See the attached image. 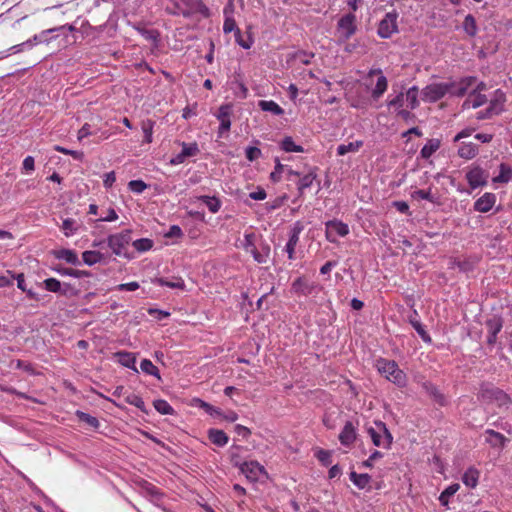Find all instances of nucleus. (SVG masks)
I'll return each mask as SVG.
<instances>
[{"label": "nucleus", "instance_id": "nucleus-1", "mask_svg": "<svg viewBox=\"0 0 512 512\" xmlns=\"http://www.w3.org/2000/svg\"><path fill=\"white\" fill-rule=\"evenodd\" d=\"M242 248L247 254H250L258 264H265L270 258V245L263 240L261 236L252 231L245 232Z\"/></svg>", "mask_w": 512, "mask_h": 512}, {"label": "nucleus", "instance_id": "nucleus-44", "mask_svg": "<svg viewBox=\"0 0 512 512\" xmlns=\"http://www.w3.org/2000/svg\"><path fill=\"white\" fill-rule=\"evenodd\" d=\"M153 406L162 415H172L174 413L173 407L166 400H155Z\"/></svg>", "mask_w": 512, "mask_h": 512}, {"label": "nucleus", "instance_id": "nucleus-26", "mask_svg": "<svg viewBox=\"0 0 512 512\" xmlns=\"http://www.w3.org/2000/svg\"><path fill=\"white\" fill-rule=\"evenodd\" d=\"M138 33L147 41L151 42L155 48L158 47L160 33L156 29H147L143 26H135Z\"/></svg>", "mask_w": 512, "mask_h": 512}, {"label": "nucleus", "instance_id": "nucleus-16", "mask_svg": "<svg viewBox=\"0 0 512 512\" xmlns=\"http://www.w3.org/2000/svg\"><path fill=\"white\" fill-rule=\"evenodd\" d=\"M173 8H167V11L173 15H190L191 11L195 8L198 0H172Z\"/></svg>", "mask_w": 512, "mask_h": 512}, {"label": "nucleus", "instance_id": "nucleus-31", "mask_svg": "<svg viewBox=\"0 0 512 512\" xmlns=\"http://www.w3.org/2000/svg\"><path fill=\"white\" fill-rule=\"evenodd\" d=\"M258 107L262 111L270 112L273 115L279 116L284 114V109L273 100H260L258 102Z\"/></svg>", "mask_w": 512, "mask_h": 512}, {"label": "nucleus", "instance_id": "nucleus-46", "mask_svg": "<svg viewBox=\"0 0 512 512\" xmlns=\"http://www.w3.org/2000/svg\"><path fill=\"white\" fill-rule=\"evenodd\" d=\"M460 486L459 484H452L448 486L439 496V501L442 505H447L449 498L453 496L458 490Z\"/></svg>", "mask_w": 512, "mask_h": 512}, {"label": "nucleus", "instance_id": "nucleus-9", "mask_svg": "<svg viewBox=\"0 0 512 512\" xmlns=\"http://www.w3.org/2000/svg\"><path fill=\"white\" fill-rule=\"evenodd\" d=\"M240 470L246 478L252 482L258 481L261 476L267 475L264 466L257 461H246L242 463Z\"/></svg>", "mask_w": 512, "mask_h": 512}, {"label": "nucleus", "instance_id": "nucleus-24", "mask_svg": "<svg viewBox=\"0 0 512 512\" xmlns=\"http://www.w3.org/2000/svg\"><path fill=\"white\" fill-rule=\"evenodd\" d=\"M53 255L55 256V258H57L59 260H64L69 264H72V265L80 264L78 255L74 250L62 248V249L55 250L53 252Z\"/></svg>", "mask_w": 512, "mask_h": 512}, {"label": "nucleus", "instance_id": "nucleus-61", "mask_svg": "<svg viewBox=\"0 0 512 512\" xmlns=\"http://www.w3.org/2000/svg\"><path fill=\"white\" fill-rule=\"evenodd\" d=\"M139 288V283L136 281H132L129 283H122L116 286V290L118 291H135Z\"/></svg>", "mask_w": 512, "mask_h": 512}, {"label": "nucleus", "instance_id": "nucleus-11", "mask_svg": "<svg viewBox=\"0 0 512 512\" xmlns=\"http://www.w3.org/2000/svg\"><path fill=\"white\" fill-rule=\"evenodd\" d=\"M506 102V95L505 93L497 89L493 93V97L490 100L489 107L486 111V115L484 116H478V118H485V117H492L493 115H498L503 111L504 103Z\"/></svg>", "mask_w": 512, "mask_h": 512}, {"label": "nucleus", "instance_id": "nucleus-2", "mask_svg": "<svg viewBox=\"0 0 512 512\" xmlns=\"http://www.w3.org/2000/svg\"><path fill=\"white\" fill-rule=\"evenodd\" d=\"M376 366L378 371L387 380L398 385L399 387H404L406 385V374L398 367L395 361L381 358L377 360Z\"/></svg>", "mask_w": 512, "mask_h": 512}, {"label": "nucleus", "instance_id": "nucleus-58", "mask_svg": "<svg viewBox=\"0 0 512 512\" xmlns=\"http://www.w3.org/2000/svg\"><path fill=\"white\" fill-rule=\"evenodd\" d=\"M284 168H285V166L283 164H281L280 161L277 159L276 160L275 168H274V170L270 174V179L273 182L280 181L281 180V174L284 171Z\"/></svg>", "mask_w": 512, "mask_h": 512}, {"label": "nucleus", "instance_id": "nucleus-50", "mask_svg": "<svg viewBox=\"0 0 512 512\" xmlns=\"http://www.w3.org/2000/svg\"><path fill=\"white\" fill-rule=\"evenodd\" d=\"M154 124H155V122L150 119L142 122L141 128H142V131L145 136V138H144L145 143L152 142V134H153Z\"/></svg>", "mask_w": 512, "mask_h": 512}, {"label": "nucleus", "instance_id": "nucleus-5", "mask_svg": "<svg viewBox=\"0 0 512 512\" xmlns=\"http://www.w3.org/2000/svg\"><path fill=\"white\" fill-rule=\"evenodd\" d=\"M357 31L356 16L348 13L342 16L337 23V34L341 42L349 40Z\"/></svg>", "mask_w": 512, "mask_h": 512}, {"label": "nucleus", "instance_id": "nucleus-60", "mask_svg": "<svg viewBox=\"0 0 512 512\" xmlns=\"http://www.w3.org/2000/svg\"><path fill=\"white\" fill-rule=\"evenodd\" d=\"M236 29H239L236 25L235 20L232 17H226L223 24L224 33H230L232 31L236 32Z\"/></svg>", "mask_w": 512, "mask_h": 512}, {"label": "nucleus", "instance_id": "nucleus-39", "mask_svg": "<svg viewBox=\"0 0 512 512\" xmlns=\"http://www.w3.org/2000/svg\"><path fill=\"white\" fill-rule=\"evenodd\" d=\"M41 285L50 292L61 293L63 295L66 294V290H62L61 282L56 278H47L45 279Z\"/></svg>", "mask_w": 512, "mask_h": 512}, {"label": "nucleus", "instance_id": "nucleus-4", "mask_svg": "<svg viewBox=\"0 0 512 512\" xmlns=\"http://www.w3.org/2000/svg\"><path fill=\"white\" fill-rule=\"evenodd\" d=\"M131 233V230L127 229L108 236L107 244L116 256H126V247L132 240Z\"/></svg>", "mask_w": 512, "mask_h": 512}, {"label": "nucleus", "instance_id": "nucleus-27", "mask_svg": "<svg viewBox=\"0 0 512 512\" xmlns=\"http://www.w3.org/2000/svg\"><path fill=\"white\" fill-rule=\"evenodd\" d=\"M480 471L475 467H469L462 476V482L469 488H475L478 485Z\"/></svg>", "mask_w": 512, "mask_h": 512}, {"label": "nucleus", "instance_id": "nucleus-43", "mask_svg": "<svg viewBox=\"0 0 512 512\" xmlns=\"http://www.w3.org/2000/svg\"><path fill=\"white\" fill-rule=\"evenodd\" d=\"M78 227L76 220L67 218L63 221L61 230L66 237H70L78 231Z\"/></svg>", "mask_w": 512, "mask_h": 512}, {"label": "nucleus", "instance_id": "nucleus-38", "mask_svg": "<svg viewBox=\"0 0 512 512\" xmlns=\"http://www.w3.org/2000/svg\"><path fill=\"white\" fill-rule=\"evenodd\" d=\"M103 257L101 252L94 250H87L82 253L83 262L89 266L101 262Z\"/></svg>", "mask_w": 512, "mask_h": 512}, {"label": "nucleus", "instance_id": "nucleus-7", "mask_svg": "<svg viewBox=\"0 0 512 512\" xmlns=\"http://www.w3.org/2000/svg\"><path fill=\"white\" fill-rule=\"evenodd\" d=\"M397 19L398 13L396 11L386 13L378 25V35L383 39H387L398 32Z\"/></svg>", "mask_w": 512, "mask_h": 512}, {"label": "nucleus", "instance_id": "nucleus-33", "mask_svg": "<svg viewBox=\"0 0 512 512\" xmlns=\"http://www.w3.org/2000/svg\"><path fill=\"white\" fill-rule=\"evenodd\" d=\"M424 388L437 404H439L440 406L446 405V397L439 391V389L435 385H433L432 383H425Z\"/></svg>", "mask_w": 512, "mask_h": 512}, {"label": "nucleus", "instance_id": "nucleus-45", "mask_svg": "<svg viewBox=\"0 0 512 512\" xmlns=\"http://www.w3.org/2000/svg\"><path fill=\"white\" fill-rule=\"evenodd\" d=\"M125 402L137 407L138 409H140L143 412H146L145 403H144L143 399L135 393H128L125 396Z\"/></svg>", "mask_w": 512, "mask_h": 512}, {"label": "nucleus", "instance_id": "nucleus-55", "mask_svg": "<svg viewBox=\"0 0 512 512\" xmlns=\"http://www.w3.org/2000/svg\"><path fill=\"white\" fill-rule=\"evenodd\" d=\"M316 458L325 466L331 464V452L324 449H319L315 453Z\"/></svg>", "mask_w": 512, "mask_h": 512}, {"label": "nucleus", "instance_id": "nucleus-62", "mask_svg": "<svg viewBox=\"0 0 512 512\" xmlns=\"http://www.w3.org/2000/svg\"><path fill=\"white\" fill-rule=\"evenodd\" d=\"M57 151L65 154V155H70L72 156L74 159H81L83 157V153L82 152H79V151H74V150H69V149H66L64 147H60V146H56L55 148Z\"/></svg>", "mask_w": 512, "mask_h": 512}, {"label": "nucleus", "instance_id": "nucleus-30", "mask_svg": "<svg viewBox=\"0 0 512 512\" xmlns=\"http://www.w3.org/2000/svg\"><path fill=\"white\" fill-rule=\"evenodd\" d=\"M316 170H317V168L314 167L307 174H305L304 176H302L300 178V180H299V182L297 184V188H298V191H299L300 195H302L304 193V190L306 188L311 187V185L313 184V181L317 177Z\"/></svg>", "mask_w": 512, "mask_h": 512}, {"label": "nucleus", "instance_id": "nucleus-23", "mask_svg": "<svg viewBox=\"0 0 512 512\" xmlns=\"http://www.w3.org/2000/svg\"><path fill=\"white\" fill-rule=\"evenodd\" d=\"M409 323L412 325V327L416 330V332L419 334L421 339L426 343H431L432 339L430 335L426 332L423 325L419 321V315L416 310H413L411 315L409 316Z\"/></svg>", "mask_w": 512, "mask_h": 512}, {"label": "nucleus", "instance_id": "nucleus-63", "mask_svg": "<svg viewBox=\"0 0 512 512\" xmlns=\"http://www.w3.org/2000/svg\"><path fill=\"white\" fill-rule=\"evenodd\" d=\"M486 433H488L489 435L494 437L500 446H502V447L505 446V444L507 442V438L503 434H501L497 431L491 430V429L487 430Z\"/></svg>", "mask_w": 512, "mask_h": 512}, {"label": "nucleus", "instance_id": "nucleus-37", "mask_svg": "<svg viewBox=\"0 0 512 512\" xmlns=\"http://www.w3.org/2000/svg\"><path fill=\"white\" fill-rule=\"evenodd\" d=\"M198 199L202 201L212 213H217L221 208V201L215 196L202 195L198 197Z\"/></svg>", "mask_w": 512, "mask_h": 512}, {"label": "nucleus", "instance_id": "nucleus-64", "mask_svg": "<svg viewBox=\"0 0 512 512\" xmlns=\"http://www.w3.org/2000/svg\"><path fill=\"white\" fill-rule=\"evenodd\" d=\"M116 181V176L113 171L104 175L103 184L106 188H111Z\"/></svg>", "mask_w": 512, "mask_h": 512}, {"label": "nucleus", "instance_id": "nucleus-20", "mask_svg": "<svg viewBox=\"0 0 512 512\" xmlns=\"http://www.w3.org/2000/svg\"><path fill=\"white\" fill-rule=\"evenodd\" d=\"M496 203V195L493 193L486 192L479 199H477L474 203V210L487 213Z\"/></svg>", "mask_w": 512, "mask_h": 512}, {"label": "nucleus", "instance_id": "nucleus-48", "mask_svg": "<svg viewBox=\"0 0 512 512\" xmlns=\"http://www.w3.org/2000/svg\"><path fill=\"white\" fill-rule=\"evenodd\" d=\"M140 368L144 373L160 378L158 368L149 359H143Z\"/></svg>", "mask_w": 512, "mask_h": 512}, {"label": "nucleus", "instance_id": "nucleus-29", "mask_svg": "<svg viewBox=\"0 0 512 512\" xmlns=\"http://www.w3.org/2000/svg\"><path fill=\"white\" fill-rule=\"evenodd\" d=\"M208 438L213 444L219 447L225 446L229 440L228 435L223 430L219 429H210L208 432Z\"/></svg>", "mask_w": 512, "mask_h": 512}, {"label": "nucleus", "instance_id": "nucleus-22", "mask_svg": "<svg viewBox=\"0 0 512 512\" xmlns=\"http://www.w3.org/2000/svg\"><path fill=\"white\" fill-rule=\"evenodd\" d=\"M114 357L122 366L132 369L135 372H138V369L136 367V356L134 353L127 351H118L114 354Z\"/></svg>", "mask_w": 512, "mask_h": 512}, {"label": "nucleus", "instance_id": "nucleus-47", "mask_svg": "<svg viewBox=\"0 0 512 512\" xmlns=\"http://www.w3.org/2000/svg\"><path fill=\"white\" fill-rule=\"evenodd\" d=\"M486 102H487V98L485 95H483L481 93H473V94L469 95L468 99L465 102V105L469 104V105H471V107L477 108V107L482 106Z\"/></svg>", "mask_w": 512, "mask_h": 512}, {"label": "nucleus", "instance_id": "nucleus-15", "mask_svg": "<svg viewBox=\"0 0 512 512\" xmlns=\"http://www.w3.org/2000/svg\"><path fill=\"white\" fill-rule=\"evenodd\" d=\"M231 114H232V106L230 104H224L219 107L216 117L220 121V126H219V135L220 136L223 133L228 132L230 130Z\"/></svg>", "mask_w": 512, "mask_h": 512}, {"label": "nucleus", "instance_id": "nucleus-10", "mask_svg": "<svg viewBox=\"0 0 512 512\" xmlns=\"http://www.w3.org/2000/svg\"><path fill=\"white\" fill-rule=\"evenodd\" d=\"M481 396L485 400L496 402L498 406H505L511 403L509 395L496 387L483 388Z\"/></svg>", "mask_w": 512, "mask_h": 512}, {"label": "nucleus", "instance_id": "nucleus-3", "mask_svg": "<svg viewBox=\"0 0 512 512\" xmlns=\"http://www.w3.org/2000/svg\"><path fill=\"white\" fill-rule=\"evenodd\" d=\"M367 433L377 447L389 449L393 442L392 434L382 421H374L373 425L367 427Z\"/></svg>", "mask_w": 512, "mask_h": 512}, {"label": "nucleus", "instance_id": "nucleus-28", "mask_svg": "<svg viewBox=\"0 0 512 512\" xmlns=\"http://www.w3.org/2000/svg\"><path fill=\"white\" fill-rule=\"evenodd\" d=\"M441 146L440 139L431 138L427 141V143L422 147L420 151V155L423 159L430 158Z\"/></svg>", "mask_w": 512, "mask_h": 512}, {"label": "nucleus", "instance_id": "nucleus-25", "mask_svg": "<svg viewBox=\"0 0 512 512\" xmlns=\"http://www.w3.org/2000/svg\"><path fill=\"white\" fill-rule=\"evenodd\" d=\"M478 154V146L472 142H462L458 148L460 158L470 160Z\"/></svg>", "mask_w": 512, "mask_h": 512}, {"label": "nucleus", "instance_id": "nucleus-54", "mask_svg": "<svg viewBox=\"0 0 512 512\" xmlns=\"http://www.w3.org/2000/svg\"><path fill=\"white\" fill-rule=\"evenodd\" d=\"M128 188L130 191L140 194L147 188V184L142 180H131L128 183Z\"/></svg>", "mask_w": 512, "mask_h": 512}, {"label": "nucleus", "instance_id": "nucleus-36", "mask_svg": "<svg viewBox=\"0 0 512 512\" xmlns=\"http://www.w3.org/2000/svg\"><path fill=\"white\" fill-rule=\"evenodd\" d=\"M350 480L353 482L355 486H357L359 489H364L368 486V484L371 481L370 475L364 473V474H358L354 471H352L349 475Z\"/></svg>", "mask_w": 512, "mask_h": 512}, {"label": "nucleus", "instance_id": "nucleus-12", "mask_svg": "<svg viewBox=\"0 0 512 512\" xmlns=\"http://www.w3.org/2000/svg\"><path fill=\"white\" fill-rule=\"evenodd\" d=\"M182 151L170 159V164L175 166L185 162L188 157L196 156L199 153V147L196 142L181 143Z\"/></svg>", "mask_w": 512, "mask_h": 512}, {"label": "nucleus", "instance_id": "nucleus-18", "mask_svg": "<svg viewBox=\"0 0 512 512\" xmlns=\"http://www.w3.org/2000/svg\"><path fill=\"white\" fill-rule=\"evenodd\" d=\"M303 230V226L300 223H296L291 230L289 240L286 244L285 250L288 254V258L293 260L295 258V248L299 242L300 234Z\"/></svg>", "mask_w": 512, "mask_h": 512}, {"label": "nucleus", "instance_id": "nucleus-51", "mask_svg": "<svg viewBox=\"0 0 512 512\" xmlns=\"http://www.w3.org/2000/svg\"><path fill=\"white\" fill-rule=\"evenodd\" d=\"M76 414L80 421L86 423L90 427L95 428V429H97L99 427L100 423L96 417L91 416L90 414H87V413H84L81 411H77Z\"/></svg>", "mask_w": 512, "mask_h": 512}, {"label": "nucleus", "instance_id": "nucleus-34", "mask_svg": "<svg viewBox=\"0 0 512 512\" xmlns=\"http://www.w3.org/2000/svg\"><path fill=\"white\" fill-rule=\"evenodd\" d=\"M419 89L416 86H413L407 90L404 94L405 101L407 102V107L411 110L416 109L419 106Z\"/></svg>", "mask_w": 512, "mask_h": 512}, {"label": "nucleus", "instance_id": "nucleus-17", "mask_svg": "<svg viewBox=\"0 0 512 512\" xmlns=\"http://www.w3.org/2000/svg\"><path fill=\"white\" fill-rule=\"evenodd\" d=\"M374 75L378 76L377 83L375 88L372 90V97L374 99L380 98L388 87L387 78L383 75L381 69H372L368 73V77H372Z\"/></svg>", "mask_w": 512, "mask_h": 512}, {"label": "nucleus", "instance_id": "nucleus-59", "mask_svg": "<svg viewBox=\"0 0 512 512\" xmlns=\"http://www.w3.org/2000/svg\"><path fill=\"white\" fill-rule=\"evenodd\" d=\"M261 154L262 153L259 148L252 146L246 148L245 151L246 158L251 162L257 160L261 156Z\"/></svg>", "mask_w": 512, "mask_h": 512}, {"label": "nucleus", "instance_id": "nucleus-35", "mask_svg": "<svg viewBox=\"0 0 512 512\" xmlns=\"http://www.w3.org/2000/svg\"><path fill=\"white\" fill-rule=\"evenodd\" d=\"M463 30L469 37H475L478 31L476 19L473 15L468 14L463 21Z\"/></svg>", "mask_w": 512, "mask_h": 512}, {"label": "nucleus", "instance_id": "nucleus-8", "mask_svg": "<svg viewBox=\"0 0 512 512\" xmlns=\"http://www.w3.org/2000/svg\"><path fill=\"white\" fill-rule=\"evenodd\" d=\"M325 236L331 243H336L335 235L345 237L349 234V226L339 220H329L325 223Z\"/></svg>", "mask_w": 512, "mask_h": 512}, {"label": "nucleus", "instance_id": "nucleus-21", "mask_svg": "<svg viewBox=\"0 0 512 512\" xmlns=\"http://www.w3.org/2000/svg\"><path fill=\"white\" fill-rule=\"evenodd\" d=\"M480 258L477 256H468L464 258L455 259L453 264L462 272H471L475 269L479 263Z\"/></svg>", "mask_w": 512, "mask_h": 512}, {"label": "nucleus", "instance_id": "nucleus-42", "mask_svg": "<svg viewBox=\"0 0 512 512\" xmlns=\"http://www.w3.org/2000/svg\"><path fill=\"white\" fill-rule=\"evenodd\" d=\"M281 148L285 151V152H303L304 151V148L301 146V145H297L293 138L290 137V136H286L282 141H281Z\"/></svg>", "mask_w": 512, "mask_h": 512}, {"label": "nucleus", "instance_id": "nucleus-49", "mask_svg": "<svg viewBox=\"0 0 512 512\" xmlns=\"http://www.w3.org/2000/svg\"><path fill=\"white\" fill-rule=\"evenodd\" d=\"M132 245L138 252H146L153 247V241L149 238H141L133 241Z\"/></svg>", "mask_w": 512, "mask_h": 512}, {"label": "nucleus", "instance_id": "nucleus-41", "mask_svg": "<svg viewBox=\"0 0 512 512\" xmlns=\"http://www.w3.org/2000/svg\"><path fill=\"white\" fill-rule=\"evenodd\" d=\"M512 180V168L506 164L500 165L499 175L493 178L496 183H508Z\"/></svg>", "mask_w": 512, "mask_h": 512}, {"label": "nucleus", "instance_id": "nucleus-40", "mask_svg": "<svg viewBox=\"0 0 512 512\" xmlns=\"http://www.w3.org/2000/svg\"><path fill=\"white\" fill-rule=\"evenodd\" d=\"M363 146V141L357 140L348 144H341L337 147V155L343 156L350 152H357Z\"/></svg>", "mask_w": 512, "mask_h": 512}, {"label": "nucleus", "instance_id": "nucleus-57", "mask_svg": "<svg viewBox=\"0 0 512 512\" xmlns=\"http://www.w3.org/2000/svg\"><path fill=\"white\" fill-rule=\"evenodd\" d=\"M404 101V93H399L397 96H395L392 100L388 102V106L390 108H394L395 111H397L404 106Z\"/></svg>", "mask_w": 512, "mask_h": 512}, {"label": "nucleus", "instance_id": "nucleus-32", "mask_svg": "<svg viewBox=\"0 0 512 512\" xmlns=\"http://www.w3.org/2000/svg\"><path fill=\"white\" fill-rule=\"evenodd\" d=\"M476 81L475 77H466L463 78L457 85H454L451 91L452 94L457 96H463L466 94L468 88H470Z\"/></svg>", "mask_w": 512, "mask_h": 512}, {"label": "nucleus", "instance_id": "nucleus-14", "mask_svg": "<svg viewBox=\"0 0 512 512\" xmlns=\"http://www.w3.org/2000/svg\"><path fill=\"white\" fill-rule=\"evenodd\" d=\"M318 288V284L308 281L305 277H299L292 283V291L301 296H308Z\"/></svg>", "mask_w": 512, "mask_h": 512}, {"label": "nucleus", "instance_id": "nucleus-56", "mask_svg": "<svg viewBox=\"0 0 512 512\" xmlns=\"http://www.w3.org/2000/svg\"><path fill=\"white\" fill-rule=\"evenodd\" d=\"M412 197L415 198V199H423V200H428L430 202H434V197L431 193V189H428V190H422V189H419V190H416L412 193Z\"/></svg>", "mask_w": 512, "mask_h": 512}, {"label": "nucleus", "instance_id": "nucleus-19", "mask_svg": "<svg viewBox=\"0 0 512 512\" xmlns=\"http://www.w3.org/2000/svg\"><path fill=\"white\" fill-rule=\"evenodd\" d=\"M357 432L354 424L347 421L339 434V441L343 446L350 447L356 440Z\"/></svg>", "mask_w": 512, "mask_h": 512}, {"label": "nucleus", "instance_id": "nucleus-6", "mask_svg": "<svg viewBox=\"0 0 512 512\" xmlns=\"http://www.w3.org/2000/svg\"><path fill=\"white\" fill-rule=\"evenodd\" d=\"M454 84L432 83L422 90L423 100L436 102L443 98L447 93L453 91Z\"/></svg>", "mask_w": 512, "mask_h": 512}, {"label": "nucleus", "instance_id": "nucleus-53", "mask_svg": "<svg viewBox=\"0 0 512 512\" xmlns=\"http://www.w3.org/2000/svg\"><path fill=\"white\" fill-rule=\"evenodd\" d=\"M488 333L498 334L502 329V321L500 318L489 319L486 322Z\"/></svg>", "mask_w": 512, "mask_h": 512}, {"label": "nucleus", "instance_id": "nucleus-13", "mask_svg": "<svg viewBox=\"0 0 512 512\" xmlns=\"http://www.w3.org/2000/svg\"><path fill=\"white\" fill-rule=\"evenodd\" d=\"M468 184L472 189L487 184L488 173L480 167H473L466 174Z\"/></svg>", "mask_w": 512, "mask_h": 512}, {"label": "nucleus", "instance_id": "nucleus-52", "mask_svg": "<svg viewBox=\"0 0 512 512\" xmlns=\"http://www.w3.org/2000/svg\"><path fill=\"white\" fill-rule=\"evenodd\" d=\"M235 40L239 46L244 49L251 48L254 40L250 34H248L246 39H243L240 29H236Z\"/></svg>", "mask_w": 512, "mask_h": 512}]
</instances>
